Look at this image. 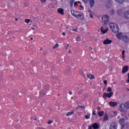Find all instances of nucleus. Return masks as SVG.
Wrapping results in <instances>:
<instances>
[{"instance_id":"nucleus-1","label":"nucleus","mask_w":129,"mask_h":129,"mask_svg":"<svg viewBox=\"0 0 129 129\" xmlns=\"http://www.w3.org/2000/svg\"><path fill=\"white\" fill-rule=\"evenodd\" d=\"M118 122L121 125V129H129L128 123L125 122V119L121 118L119 120Z\"/></svg>"},{"instance_id":"nucleus-2","label":"nucleus","mask_w":129,"mask_h":129,"mask_svg":"<svg viewBox=\"0 0 129 129\" xmlns=\"http://www.w3.org/2000/svg\"><path fill=\"white\" fill-rule=\"evenodd\" d=\"M110 29H111L113 33H118V32H119L118 25H117L116 24L111 23L110 24Z\"/></svg>"},{"instance_id":"nucleus-3","label":"nucleus","mask_w":129,"mask_h":129,"mask_svg":"<svg viewBox=\"0 0 129 129\" xmlns=\"http://www.w3.org/2000/svg\"><path fill=\"white\" fill-rule=\"evenodd\" d=\"M102 24H103V25H107V24L109 23V20H110V18H109V16L105 15L102 17Z\"/></svg>"},{"instance_id":"nucleus-4","label":"nucleus","mask_w":129,"mask_h":129,"mask_svg":"<svg viewBox=\"0 0 129 129\" xmlns=\"http://www.w3.org/2000/svg\"><path fill=\"white\" fill-rule=\"evenodd\" d=\"M119 110L121 112H125L127 110L126 105L124 104H121L119 107Z\"/></svg>"},{"instance_id":"nucleus-5","label":"nucleus","mask_w":129,"mask_h":129,"mask_svg":"<svg viewBox=\"0 0 129 129\" xmlns=\"http://www.w3.org/2000/svg\"><path fill=\"white\" fill-rule=\"evenodd\" d=\"M112 95H113V92H111L110 93L104 92L103 95V98H104V99H106L107 97L108 98H110L111 96H112Z\"/></svg>"},{"instance_id":"nucleus-6","label":"nucleus","mask_w":129,"mask_h":129,"mask_svg":"<svg viewBox=\"0 0 129 129\" xmlns=\"http://www.w3.org/2000/svg\"><path fill=\"white\" fill-rule=\"evenodd\" d=\"M76 19H78L80 21H84L85 20V17H84V15L81 12H79V14L77 15Z\"/></svg>"},{"instance_id":"nucleus-7","label":"nucleus","mask_w":129,"mask_h":129,"mask_svg":"<svg viewBox=\"0 0 129 129\" xmlns=\"http://www.w3.org/2000/svg\"><path fill=\"white\" fill-rule=\"evenodd\" d=\"M103 44L104 45H108L109 44H111L112 43V40H109V39L107 38L106 39L104 40L103 41Z\"/></svg>"},{"instance_id":"nucleus-8","label":"nucleus","mask_w":129,"mask_h":129,"mask_svg":"<svg viewBox=\"0 0 129 129\" xmlns=\"http://www.w3.org/2000/svg\"><path fill=\"white\" fill-rule=\"evenodd\" d=\"M117 128V124L116 122L112 123L110 126V129Z\"/></svg>"},{"instance_id":"nucleus-9","label":"nucleus","mask_w":129,"mask_h":129,"mask_svg":"<svg viewBox=\"0 0 129 129\" xmlns=\"http://www.w3.org/2000/svg\"><path fill=\"white\" fill-rule=\"evenodd\" d=\"M128 71V66H125L123 67L122 70V73L124 74V73H126V72Z\"/></svg>"},{"instance_id":"nucleus-10","label":"nucleus","mask_w":129,"mask_h":129,"mask_svg":"<svg viewBox=\"0 0 129 129\" xmlns=\"http://www.w3.org/2000/svg\"><path fill=\"white\" fill-rule=\"evenodd\" d=\"M106 7L107 9H110L112 7V2L111 1H108L106 3Z\"/></svg>"},{"instance_id":"nucleus-11","label":"nucleus","mask_w":129,"mask_h":129,"mask_svg":"<svg viewBox=\"0 0 129 129\" xmlns=\"http://www.w3.org/2000/svg\"><path fill=\"white\" fill-rule=\"evenodd\" d=\"M124 36V35H123V34H122V33H118L117 34V35H116V37H117L118 39H123V38Z\"/></svg>"},{"instance_id":"nucleus-12","label":"nucleus","mask_w":129,"mask_h":129,"mask_svg":"<svg viewBox=\"0 0 129 129\" xmlns=\"http://www.w3.org/2000/svg\"><path fill=\"white\" fill-rule=\"evenodd\" d=\"M124 17L126 20H129V10L124 13Z\"/></svg>"},{"instance_id":"nucleus-13","label":"nucleus","mask_w":129,"mask_h":129,"mask_svg":"<svg viewBox=\"0 0 129 129\" xmlns=\"http://www.w3.org/2000/svg\"><path fill=\"white\" fill-rule=\"evenodd\" d=\"M71 70H72L71 67L70 66L67 67L65 70V73H66V74H68V73H69L70 71H71Z\"/></svg>"},{"instance_id":"nucleus-14","label":"nucleus","mask_w":129,"mask_h":129,"mask_svg":"<svg viewBox=\"0 0 129 129\" xmlns=\"http://www.w3.org/2000/svg\"><path fill=\"white\" fill-rule=\"evenodd\" d=\"M79 13V12L75 11L74 10L71 11V14H72V16L75 17V18H76V17L77 16V15H78Z\"/></svg>"},{"instance_id":"nucleus-15","label":"nucleus","mask_w":129,"mask_h":129,"mask_svg":"<svg viewBox=\"0 0 129 129\" xmlns=\"http://www.w3.org/2000/svg\"><path fill=\"white\" fill-rule=\"evenodd\" d=\"M45 95H46V93H45V92L41 91L40 92L39 98H42Z\"/></svg>"},{"instance_id":"nucleus-16","label":"nucleus","mask_w":129,"mask_h":129,"mask_svg":"<svg viewBox=\"0 0 129 129\" xmlns=\"http://www.w3.org/2000/svg\"><path fill=\"white\" fill-rule=\"evenodd\" d=\"M57 13L60 14V15H64V10L62 8H58L57 9Z\"/></svg>"},{"instance_id":"nucleus-17","label":"nucleus","mask_w":129,"mask_h":129,"mask_svg":"<svg viewBox=\"0 0 129 129\" xmlns=\"http://www.w3.org/2000/svg\"><path fill=\"white\" fill-rule=\"evenodd\" d=\"M123 40L125 43H128L129 41V37L127 36H124L123 37Z\"/></svg>"},{"instance_id":"nucleus-18","label":"nucleus","mask_w":129,"mask_h":129,"mask_svg":"<svg viewBox=\"0 0 129 129\" xmlns=\"http://www.w3.org/2000/svg\"><path fill=\"white\" fill-rule=\"evenodd\" d=\"M110 106H116L117 105V103L116 102H110L109 103Z\"/></svg>"},{"instance_id":"nucleus-19","label":"nucleus","mask_w":129,"mask_h":129,"mask_svg":"<svg viewBox=\"0 0 129 129\" xmlns=\"http://www.w3.org/2000/svg\"><path fill=\"white\" fill-rule=\"evenodd\" d=\"M107 31H108V29H103V27H101V32H102V34H105L107 33Z\"/></svg>"},{"instance_id":"nucleus-20","label":"nucleus","mask_w":129,"mask_h":129,"mask_svg":"<svg viewBox=\"0 0 129 129\" xmlns=\"http://www.w3.org/2000/svg\"><path fill=\"white\" fill-rule=\"evenodd\" d=\"M92 127L94 129H98V127H99V126L98 125V124L97 123H94L93 124Z\"/></svg>"},{"instance_id":"nucleus-21","label":"nucleus","mask_w":129,"mask_h":129,"mask_svg":"<svg viewBox=\"0 0 129 129\" xmlns=\"http://www.w3.org/2000/svg\"><path fill=\"white\" fill-rule=\"evenodd\" d=\"M89 2H90L91 8H93V7H94V4H95L94 0H90Z\"/></svg>"},{"instance_id":"nucleus-22","label":"nucleus","mask_w":129,"mask_h":129,"mask_svg":"<svg viewBox=\"0 0 129 129\" xmlns=\"http://www.w3.org/2000/svg\"><path fill=\"white\" fill-rule=\"evenodd\" d=\"M87 76L89 79H93L95 78L94 76L90 74H87Z\"/></svg>"},{"instance_id":"nucleus-23","label":"nucleus","mask_w":129,"mask_h":129,"mask_svg":"<svg viewBox=\"0 0 129 129\" xmlns=\"http://www.w3.org/2000/svg\"><path fill=\"white\" fill-rule=\"evenodd\" d=\"M103 114H104V112L103 111H99L98 113V115H99L100 116H103Z\"/></svg>"},{"instance_id":"nucleus-24","label":"nucleus","mask_w":129,"mask_h":129,"mask_svg":"<svg viewBox=\"0 0 129 129\" xmlns=\"http://www.w3.org/2000/svg\"><path fill=\"white\" fill-rule=\"evenodd\" d=\"M72 114H74V111H72L71 112H69L68 113L66 114L67 116H69L72 115Z\"/></svg>"},{"instance_id":"nucleus-25","label":"nucleus","mask_w":129,"mask_h":129,"mask_svg":"<svg viewBox=\"0 0 129 129\" xmlns=\"http://www.w3.org/2000/svg\"><path fill=\"white\" fill-rule=\"evenodd\" d=\"M105 120H108V115H107V114H105V116L103 119V121H105Z\"/></svg>"},{"instance_id":"nucleus-26","label":"nucleus","mask_w":129,"mask_h":129,"mask_svg":"<svg viewBox=\"0 0 129 129\" xmlns=\"http://www.w3.org/2000/svg\"><path fill=\"white\" fill-rule=\"evenodd\" d=\"M116 3H118V4H123L124 2V0H114Z\"/></svg>"},{"instance_id":"nucleus-27","label":"nucleus","mask_w":129,"mask_h":129,"mask_svg":"<svg viewBox=\"0 0 129 129\" xmlns=\"http://www.w3.org/2000/svg\"><path fill=\"white\" fill-rule=\"evenodd\" d=\"M58 47H59V44L56 43L52 47V49H56V48H58Z\"/></svg>"},{"instance_id":"nucleus-28","label":"nucleus","mask_w":129,"mask_h":129,"mask_svg":"<svg viewBox=\"0 0 129 129\" xmlns=\"http://www.w3.org/2000/svg\"><path fill=\"white\" fill-rule=\"evenodd\" d=\"M109 14L111 16H112L113 15H114V11L112 9L111 11H110Z\"/></svg>"},{"instance_id":"nucleus-29","label":"nucleus","mask_w":129,"mask_h":129,"mask_svg":"<svg viewBox=\"0 0 129 129\" xmlns=\"http://www.w3.org/2000/svg\"><path fill=\"white\" fill-rule=\"evenodd\" d=\"M73 4H74V0H72L70 2V6L72 8V7H73Z\"/></svg>"},{"instance_id":"nucleus-30","label":"nucleus","mask_w":129,"mask_h":129,"mask_svg":"<svg viewBox=\"0 0 129 129\" xmlns=\"http://www.w3.org/2000/svg\"><path fill=\"white\" fill-rule=\"evenodd\" d=\"M76 41H77L78 42H80L81 41V38H80V37L78 36L76 38Z\"/></svg>"},{"instance_id":"nucleus-31","label":"nucleus","mask_w":129,"mask_h":129,"mask_svg":"<svg viewBox=\"0 0 129 129\" xmlns=\"http://www.w3.org/2000/svg\"><path fill=\"white\" fill-rule=\"evenodd\" d=\"M112 89H111V87H108L107 90V92H111Z\"/></svg>"},{"instance_id":"nucleus-32","label":"nucleus","mask_w":129,"mask_h":129,"mask_svg":"<svg viewBox=\"0 0 129 129\" xmlns=\"http://www.w3.org/2000/svg\"><path fill=\"white\" fill-rule=\"evenodd\" d=\"M85 118H86V119H88L89 118H90V115H86L85 116Z\"/></svg>"},{"instance_id":"nucleus-33","label":"nucleus","mask_w":129,"mask_h":129,"mask_svg":"<svg viewBox=\"0 0 129 129\" xmlns=\"http://www.w3.org/2000/svg\"><path fill=\"white\" fill-rule=\"evenodd\" d=\"M87 97H88V95H87V94L83 95L84 99H86V98H87Z\"/></svg>"},{"instance_id":"nucleus-34","label":"nucleus","mask_w":129,"mask_h":129,"mask_svg":"<svg viewBox=\"0 0 129 129\" xmlns=\"http://www.w3.org/2000/svg\"><path fill=\"white\" fill-rule=\"evenodd\" d=\"M109 71H113V68H112V67L111 66H109Z\"/></svg>"},{"instance_id":"nucleus-35","label":"nucleus","mask_w":129,"mask_h":129,"mask_svg":"<svg viewBox=\"0 0 129 129\" xmlns=\"http://www.w3.org/2000/svg\"><path fill=\"white\" fill-rule=\"evenodd\" d=\"M78 107H79L80 108H82V109H85V106H78Z\"/></svg>"},{"instance_id":"nucleus-36","label":"nucleus","mask_w":129,"mask_h":129,"mask_svg":"<svg viewBox=\"0 0 129 129\" xmlns=\"http://www.w3.org/2000/svg\"><path fill=\"white\" fill-rule=\"evenodd\" d=\"M30 19H25V23H27V24H29L30 23Z\"/></svg>"},{"instance_id":"nucleus-37","label":"nucleus","mask_w":129,"mask_h":129,"mask_svg":"<svg viewBox=\"0 0 129 129\" xmlns=\"http://www.w3.org/2000/svg\"><path fill=\"white\" fill-rule=\"evenodd\" d=\"M53 123V121H52L51 120H49V121H48L47 123L48 124H51V123Z\"/></svg>"},{"instance_id":"nucleus-38","label":"nucleus","mask_w":129,"mask_h":129,"mask_svg":"<svg viewBox=\"0 0 129 129\" xmlns=\"http://www.w3.org/2000/svg\"><path fill=\"white\" fill-rule=\"evenodd\" d=\"M78 30V28H77L72 29V31H73V32H77Z\"/></svg>"},{"instance_id":"nucleus-39","label":"nucleus","mask_w":129,"mask_h":129,"mask_svg":"<svg viewBox=\"0 0 129 129\" xmlns=\"http://www.w3.org/2000/svg\"><path fill=\"white\" fill-rule=\"evenodd\" d=\"M103 83L105 84V85L106 86V85H107V81L106 80H105L103 81Z\"/></svg>"},{"instance_id":"nucleus-40","label":"nucleus","mask_w":129,"mask_h":129,"mask_svg":"<svg viewBox=\"0 0 129 129\" xmlns=\"http://www.w3.org/2000/svg\"><path fill=\"white\" fill-rule=\"evenodd\" d=\"M40 2L42 4H45V3H46V0H40Z\"/></svg>"},{"instance_id":"nucleus-41","label":"nucleus","mask_w":129,"mask_h":129,"mask_svg":"<svg viewBox=\"0 0 129 129\" xmlns=\"http://www.w3.org/2000/svg\"><path fill=\"white\" fill-rule=\"evenodd\" d=\"M24 7H28L29 6V3H25L24 5Z\"/></svg>"},{"instance_id":"nucleus-42","label":"nucleus","mask_w":129,"mask_h":129,"mask_svg":"<svg viewBox=\"0 0 129 129\" xmlns=\"http://www.w3.org/2000/svg\"><path fill=\"white\" fill-rule=\"evenodd\" d=\"M126 107H127V108H128L129 109V102L128 103H126Z\"/></svg>"},{"instance_id":"nucleus-43","label":"nucleus","mask_w":129,"mask_h":129,"mask_svg":"<svg viewBox=\"0 0 129 129\" xmlns=\"http://www.w3.org/2000/svg\"><path fill=\"white\" fill-rule=\"evenodd\" d=\"M90 17L91 18V19H92V18H93V15H92L91 13H90Z\"/></svg>"},{"instance_id":"nucleus-44","label":"nucleus","mask_w":129,"mask_h":129,"mask_svg":"<svg viewBox=\"0 0 129 129\" xmlns=\"http://www.w3.org/2000/svg\"><path fill=\"white\" fill-rule=\"evenodd\" d=\"M78 3L77 2H75L74 3V6L75 7V6H78L77 5H78Z\"/></svg>"},{"instance_id":"nucleus-45","label":"nucleus","mask_w":129,"mask_h":129,"mask_svg":"<svg viewBox=\"0 0 129 129\" xmlns=\"http://www.w3.org/2000/svg\"><path fill=\"white\" fill-rule=\"evenodd\" d=\"M83 2H84V3H85V4H87V2H88V0H82Z\"/></svg>"},{"instance_id":"nucleus-46","label":"nucleus","mask_w":129,"mask_h":129,"mask_svg":"<svg viewBox=\"0 0 129 129\" xmlns=\"http://www.w3.org/2000/svg\"><path fill=\"white\" fill-rule=\"evenodd\" d=\"M124 53H125V51H124V50H123L122 51V55H124Z\"/></svg>"},{"instance_id":"nucleus-47","label":"nucleus","mask_w":129,"mask_h":129,"mask_svg":"<svg viewBox=\"0 0 129 129\" xmlns=\"http://www.w3.org/2000/svg\"><path fill=\"white\" fill-rule=\"evenodd\" d=\"M83 73H84L83 70H81V71H80V74H82Z\"/></svg>"},{"instance_id":"nucleus-48","label":"nucleus","mask_w":129,"mask_h":129,"mask_svg":"<svg viewBox=\"0 0 129 129\" xmlns=\"http://www.w3.org/2000/svg\"><path fill=\"white\" fill-rule=\"evenodd\" d=\"M95 112H96L95 111H94L93 112V115H96V113H95Z\"/></svg>"},{"instance_id":"nucleus-49","label":"nucleus","mask_w":129,"mask_h":129,"mask_svg":"<svg viewBox=\"0 0 129 129\" xmlns=\"http://www.w3.org/2000/svg\"><path fill=\"white\" fill-rule=\"evenodd\" d=\"M62 36H66V33H65V32H63L62 33Z\"/></svg>"},{"instance_id":"nucleus-50","label":"nucleus","mask_w":129,"mask_h":129,"mask_svg":"<svg viewBox=\"0 0 129 129\" xmlns=\"http://www.w3.org/2000/svg\"><path fill=\"white\" fill-rule=\"evenodd\" d=\"M89 129H92V126H89Z\"/></svg>"},{"instance_id":"nucleus-51","label":"nucleus","mask_w":129,"mask_h":129,"mask_svg":"<svg viewBox=\"0 0 129 129\" xmlns=\"http://www.w3.org/2000/svg\"><path fill=\"white\" fill-rule=\"evenodd\" d=\"M69 53L70 54H71V53H72V51H71V50H69Z\"/></svg>"},{"instance_id":"nucleus-52","label":"nucleus","mask_w":129,"mask_h":129,"mask_svg":"<svg viewBox=\"0 0 129 129\" xmlns=\"http://www.w3.org/2000/svg\"><path fill=\"white\" fill-rule=\"evenodd\" d=\"M97 108L98 110H100V107H98Z\"/></svg>"},{"instance_id":"nucleus-53","label":"nucleus","mask_w":129,"mask_h":129,"mask_svg":"<svg viewBox=\"0 0 129 129\" xmlns=\"http://www.w3.org/2000/svg\"><path fill=\"white\" fill-rule=\"evenodd\" d=\"M69 94H70V95H72V92L70 91V92H69Z\"/></svg>"},{"instance_id":"nucleus-54","label":"nucleus","mask_w":129,"mask_h":129,"mask_svg":"<svg viewBox=\"0 0 129 129\" xmlns=\"http://www.w3.org/2000/svg\"><path fill=\"white\" fill-rule=\"evenodd\" d=\"M40 105H41V106H43V102L40 103Z\"/></svg>"},{"instance_id":"nucleus-55","label":"nucleus","mask_w":129,"mask_h":129,"mask_svg":"<svg viewBox=\"0 0 129 129\" xmlns=\"http://www.w3.org/2000/svg\"><path fill=\"white\" fill-rule=\"evenodd\" d=\"M89 49H90L91 50H92V49H93V48H92V47H89Z\"/></svg>"},{"instance_id":"nucleus-56","label":"nucleus","mask_w":129,"mask_h":129,"mask_svg":"<svg viewBox=\"0 0 129 129\" xmlns=\"http://www.w3.org/2000/svg\"><path fill=\"white\" fill-rule=\"evenodd\" d=\"M122 57L123 58V59H124V55H122Z\"/></svg>"},{"instance_id":"nucleus-57","label":"nucleus","mask_w":129,"mask_h":129,"mask_svg":"<svg viewBox=\"0 0 129 129\" xmlns=\"http://www.w3.org/2000/svg\"><path fill=\"white\" fill-rule=\"evenodd\" d=\"M69 34H70V35H72V33H71V32H69Z\"/></svg>"},{"instance_id":"nucleus-58","label":"nucleus","mask_w":129,"mask_h":129,"mask_svg":"<svg viewBox=\"0 0 129 129\" xmlns=\"http://www.w3.org/2000/svg\"><path fill=\"white\" fill-rule=\"evenodd\" d=\"M66 28H67V29H68V28H69V26H67Z\"/></svg>"},{"instance_id":"nucleus-59","label":"nucleus","mask_w":129,"mask_h":129,"mask_svg":"<svg viewBox=\"0 0 129 129\" xmlns=\"http://www.w3.org/2000/svg\"><path fill=\"white\" fill-rule=\"evenodd\" d=\"M31 29H32V30H35V28L32 27V28H31Z\"/></svg>"},{"instance_id":"nucleus-60","label":"nucleus","mask_w":129,"mask_h":129,"mask_svg":"<svg viewBox=\"0 0 129 129\" xmlns=\"http://www.w3.org/2000/svg\"><path fill=\"white\" fill-rule=\"evenodd\" d=\"M15 20H16V21H18V18H16Z\"/></svg>"},{"instance_id":"nucleus-61","label":"nucleus","mask_w":129,"mask_h":129,"mask_svg":"<svg viewBox=\"0 0 129 129\" xmlns=\"http://www.w3.org/2000/svg\"><path fill=\"white\" fill-rule=\"evenodd\" d=\"M80 7H81V8H83V6H82L81 5V6H80Z\"/></svg>"},{"instance_id":"nucleus-62","label":"nucleus","mask_w":129,"mask_h":129,"mask_svg":"<svg viewBox=\"0 0 129 129\" xmlns=\"http://www.w3.org/2000/svg\"><path fill=\"white\" fill-rule=\"evenodd\" d=\"M30 40H33V38L31 37V38H30Z\"/></svg>"},{"instance_id":"nucleus-63","label":"nucleus","mask_w":129,"mask_h":129,"mask_svg":"<svg viewBox=\"0 0 129 129\" xmlns=\"http://www.w3.org/2000/svg\"><path fill=\"white\" fill-rule=\"evenodd\" d=\"M33 27H36V25H33Z\"/></svg>"},{"instance_id":"nucleus-64","label":"nucleus","mask_w":129,"mask_h":129,"mask_svg":"<svg viewBox=\"0 0 129 129\" xmlns=\"http://www.w3.org/2000/svg\"><path fill=\"white\" fill-rule=\"evenodd\" d=\"M67 46H68V47H69V44H67Z\"/></svg>"}]
</instances>
